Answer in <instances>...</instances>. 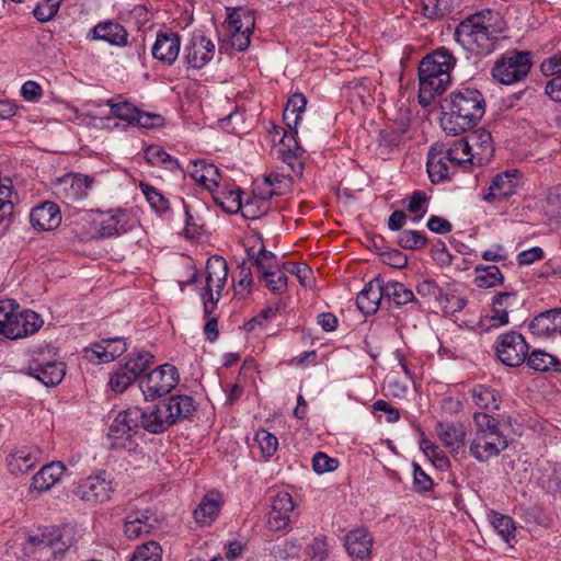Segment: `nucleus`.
I'll return each instance as SVG.
<instances>
[{
    "mask_svg": "<svg viewBox=\"0 0 561 561\" xmlns=\"http://www.w3.org/2000/svg\"><path fill=\"white\" fill-rule=\"evenodd\" d=\"M518 174L517 170H512L494 176L483 199L494 204L507 201L517 192L519 185Z\"/></svg>",
    "mask_w": 561,
    "mask_h": 561,
    "instance_id": "17",
    "label": "nucleus"
},
{
    "mask_svg": "<svg viewBox=\"0 0 561 561\" xmlns=\"http://www.w3.org/2000/svg\"><path fill=\"white\" fill-rule=\"evenodd\" d=\"M436 430L440 442L446 446L453 447L456 438L454 424L449 420L443 419L437 423Z\"/></svg>",
    "mask_w": 561,
    "mask_h": 561,
    "instance_id": "60",
    "label": "nucleus"
},
{
    "mask_svg": "<svg viewBox=\"0 0 561 561\" xmlns=\"http://www.w3.org/2000/svg\"><path fill=\"white\" fill-rule=\"evenodd\" d=\"M145 158L152 165H168L170 170L178 168V161L158 146H150L145 151Z\"/></svg>",
    "mask_w": 561,
    "mask_h": 561,
    "instance_id": "47",
    "label": "nucleus"
},
{
    "mask_svg": "<svg viewBox=\"0 0 561 561\" xmlns=\"http://www.w3.org/2000/svg\"><path fill=\"white\" fill-rule=\"evenodd\" d=\"M220 500L217 494H206L194 511L196 523L202 526L210 525L218 516Z\"/></svg>",
    "mask_w": 561,
    "mask_h": 561,
    "instance_id": "35",
    "label": "nucleus"
},
{
    "mask_svg": "<svg viewBox=\"0 0 561 561\" xmlns=\"http://www.w3.org/2000/svg\"><path fill=\"white\" fill-rule=\"evenodd\" d=\"M427 243V238L416 230H403L398 237V244L408 250L423 249Z\"/></svg>",
    "mask_w": 561,
    "mask_h": 561,
    "instance_id": "50",
    "label": "nucleus"
},
{
    "mask_svg": "<svg viewBox=\"0 0 561 561\" xmlns=\"http://www.w3.org/2000/svg\"><path fill=\"white\" fill-rule=\"evenodd\" d=\"M533 66L528 51L507 50L500 55L491 70L492 78L505 85H512L524 80Z\"/></svg>",
    "mask_w": 561,
    "mask_h": 561,
    "instance_id": "5",
    "label": "nucleus"
},
{
    "mask_svg": "<svg viewBox=\"0 0 561 561\" xmlns=\"http://www.w3.org/2000/svg\"><path fill=\"white\" fill-rule=\"evenodd\" d=\"M255 25L254 15L249 10L234 9L227 20L228 32L252 33Z\"/></svg>",
    "mask_w": 561,
    "mask_h": 561,
    "instance_id": "37",
    "label": "nucleus"
},
{
    "mask_svg": "<svg viewBox=\"0 0 561 561\" xmlns=\"http://www.w3.org/2000/svg\"><path fill=\"white\" fill-rule=\"evenodd\" d=\"M180 376L175 366L163 364L151 370L139 381V388L147 400L169 393L179 382Z\"/></svg>",
    "mask_w": 561,
    "mask_h": 561,
    "instance_id": "11",
    "label": "nucleus"
},
{
    "mask_svg": "<svg viewBox=\"0 0 561 561\" xmlns=\"http://www.w3.org/2000/svg\"><path fill=\"white\" fill-rule=\"evenodd\" d=\"M213 197L216 205L228 214H236L242 208V197L239 188L217 192Z\"/></svg>",
    "mask_w": 561,
    "mask_h": 561,
    "instance_id": "40",
    "label": "nucleus"
},
{
    "mask_svg": "<svg viewBox=\"0 0 561 561\" xmlns=\"http://www.w3.org/2000/svg\"><path fill=\"white\" fill-rule=\"evenodd\" d=\"M444 148V145L432 147L427 156V173L434 184L450 180L456 167L454 148Z\"/></svg>",
    "mask_w": 561,
    "mask_h": 561,
    "instance_id": "14",
    "label": "nucleus"
},
{
    "mask_svg": "<svg viewBox=\"0 0 561 561\" xmlns=\"http://www.w3.org/2000/svg\"><path fill=\"white\" fill-rule=\"evenodd\" d=\"M540 70L546 77L561 76V53L546 58L540 65Z\"/></svg>",
    "mask_w": 561,
    "mask_h": 561,
    "instance_id": "63",
    "label": "nucleus"
},
{
    "mask_svg": "<svg viewBox=\"0 0 561 561\" xmlns=\"http://www.w3.org/2000/svg\"><path fill=\"white\" fill-rule=\"evenodd\" d=\"M140 187L152 209L156 211L169 209V201L156 187L147 183H141Z\"/></svg>",
    "mask_w": 561,
    "mask_h": 561,
    "instance_id": "53",
    "label": "nucleus"
},
{
    "mask_svg": "<svg viewBox=\"0 0 561 561\" xmlns=\"http://www.w3.org/2000/svg\"><path fill=\"white\" fill-rule=\"evenodd\" d=\"M228 276V264L219 255H214L206 263V284L202 293L204 312L209 316L214 312L225 288Z\"/></svg>",
    "mask_w": 561,
    "mask_h": 561,
    "instance_id": "6",
    "label": "nucleus"
},
{
    "mask_svg": "<svg viewBox=\"0 0 561 561\" xmlns=\"http://www.w3.org/2000/svg\"><path fill=\"white\" fill-rule=\"evenodd\" d=\"M502 21L499 13L492 10H482L467 16L458 24V44L469 51L476 64L479 57L493 49L494 41L502 33Z\"/></svg>",
    "mask_w": 561,
    "mask_h": 561,
    "instance_id": "1",
    "label": "nucleus"
},
{
    "mask_svg": "<svg viewBox=\"0 0 561 561\" xmlns=\"http://www.w3.org/2000/svg\"><path fill=\"white\" fill-rule=\"evenodd\" d=\"M41 458V450L35 447H23L10 454L8 468L11 473H25L34 468Z\"/></svg>",
    "mask_w": 561,
    "mask_h": 561,
    "instance_id": "29",
    "label": "nucleus"
},
{
    "mask_svg": "<svg viewBox=\"0 0 561 561\" xmlns=\"http://www.w3.org/2000/svg\"><path fill=\"white\" fill-rule=\"evenodd\" d=\"M456 105V92H451L440 105V126L447 135L456 136V119L454 107Z\"/></svg>",
    "mask_w": 561,
    "mask_h": 561,
    "instance_id": "42",
    "label": "nucleus"
},
{
    "mask_svg": "<svg viewBox=\"0 0 561 561\" xmlns=\"http://www.w3.org/2000/svg\"><path fill=\"white\" fill-rule=\"evenodd\" d=\"M163 123L164 118L161 115L139 110L134 124L142 128H157L162 126Z\"/></svg>",
    "mask_w": 561,
    "mask_h": 561,
    "instance_id": "61",
    "label": "nucleus"
},
{
    "mask_svg": "<svg viewBox=\"0 0 561 561\" xmlns=\"http://www.w3.org/2000/svg\"><path fill=\"white\" fill-rule=\"evenodd\" d=\"M139 417H141L140 408L137 407L117 414L108 432V438L112 440L111 448L127 451L136 448L137 444L133 437L140 427Z\"/></svg>",
    "mask_w": 561,
    "mask_h": 561,
    "instance_id": "9",
    "label": "nucleus"
},
{
    "mask_svg": "<svg viewBox=\"0 0 561 561\" xmlns=\"http://www.w3.org/2000/svg\"><path fill=\"white\" fill-rule=\"evenodd\" d=\"M478 275L476 277V284L481 288H489L496 286L503 282V275L500 268L495 265L486 267H477Z\"/></svg>",
    "mask_w": 561,
    "mask_h": 561,
    "instance_id": "46",
    "label": "nucleus"
},
{
    "mask_svg": "<svg viewBox=\"0 0 561 561\" xmlns=\"http://www.w3.org/2000/svg\"><path fill=\"white\" fill-rule=\"evenodd\" d=\"M95 183V178L81 173H67L58 179L55 193L66 203L84 199L89 196Z\"/></svg>",
    "mask_w": 561,
    "mask_h": 561,
    "instance_id": "13",
    "label": "nucleus"
},
{
    "mask_svg": "<svg viewBox=\"0 0 561 561\" xmlns=\"http://www.w3.org/2000/svg\"><path fill=\"white\" fill-rule=\"evenodd\" d=\"M373 537L364 529L350 531L345 537V547L347 553L357 560H365L370 556Z\"/></svg>",
    "mask_w": 561,
    "mask_h": 561,
    "instance_id": "28",
    "label": "nucleus"
},
{
    "mask_svg": "<svg viewBox=\"0 0 561 561\" xmlns=\"http://www.w3.org/2000/svg\"><path fill=\"white\" fill-rule=\"evenodd\" d=\"M476 435L470 444V454L479 461L496 457L507 447V440L497 428V422L486 413H474Z\"/></svg>",
    "mask_w": 561,
    "mask_h": 561,
    "instance_id": "3",
    "label": "nucleus"
},
{
    "mask_svg": "<svg viewBox=\"0 0 561 561\" xmlns=\"http://www.w3.org/2000/svg\"><path fill=\"white\" fill-rule=\"evenodd\" d=\"M248 255L253 260V265L262 276H275L280 271L276 255L267 251L264 245L256 253L252 249L248 250Z\"/></svg>",
    "mask_w": 561,
    "mask_h": 561,
    "instance_id": "36",
    "label": "nucleus"
},
{
    "mask_svg": "<svg viewBox=\"0 0 561 561\" xmlns=\"http://www.w3.org/2000/svg\"><path fill=\"white\" fill-rule=\"evenodd\" d=\"M484 114V100L476 89L462 88L458 90V127L465 129L463 125H476Z\"/></svg>",
    "mask_w": 561,
    "mask_h": 561,
    "instance_id": "15",
    "label": "nucleus"
},
{
    "mask_svg": "<svg viewBox=\"0 0 561 561\" xmlns=\"http://www.w3.org/2000/svg\"><path fill=\"white\" fill-rule=\"evenodd\" d=\"M126 217V214L122 210H111L103 214L98 221L100 236L110 238L129 230L130 226Z\"/></svg>",
    "mask_w": 561,
    "mask_h": 561,
    "instance_id": "31",
    "label": "nucleus"
},
{
    "mask_svg": "<svg viewBox=\"0 0 561 561\" xmlns=\"http://www.w3.org/2000/svg\"><path fill=\"white\" fill-rule=\"evenodd\" d=\"M339 465V459L332 458L322 451L316 453L312 457V468L319 474L332 472L337 469Z\"/></svg>",
    "mask_w": 561,
    "mask_h": 561,
    "instance_id": "56",
    "label": "nucleus"
},
{
    "mask_svg": "<svg viewBox=\"0 0 561 561\" xmlns=\"http://www.w3.org/2000/svg\"><path fill=\"white\" fill-rule=\"evenodd\" d=\"M116 484L111 473L99 471L79 480L73 489V494L82 501L96 504L108 501L115 491Z\"/></svg>",
    "mask_w": 561,
    "mask_h": 561,
    "instance_id": "10",
    "label": "nucleus"
},
{
    "mask_svg": "<svg viewBox=\"0 0 561 561\" xmlns=\"http://www.w3.org/2000/svg\"><path fill=\"white\" fill-rule=\"evenodd\" d=\"M65 374V365L60 362H47L28 367V375L39 380L46 387L59 385Z\"/></svg>",
    "mask_w": 561,
    "mask_h": 561,
    "instance_id": "27",
    "label": "nucleus"
},
{
    "mask_svg": "<svg viewBox=\"0 0 561 561\" xmlns=\"http://www.w3.org/2000/svg\"><path fill=\"white\" fill-rule=\"evenodd\" d=\"M472 399L476 405L485 410H495L500 403L499 394L483 385H478L472 389Z\"/></svg>",
    "mask_w": 561,
    "mask_h": 561,
    "instance_id": "44",
    "label": "nucleus"
},
{
    "mask_svg": "<svg viewBox=\"0 0 561 561\" xmlns=\"http://www.w3.org/2000/svg\"><path fill=\"white\" fill-rule=\"evenodd\" d=\"M66 467L60 461H53L42 467L33 477L30 485L31 491L44 492L53 488L61 478Z\"/></svg>",
    "mask_w": 561,
    "mask_h": 561,
    "instance_id": "26",
    "label": "nucleus"
},
{
    "mask_svg": "<svg viewBox=\"0 0 561 561\" xmlns=\"http://www.w3.org/2000/svg\"><path fill=\"white\" fill-rule=\"evenodd\" d=\"M492 527L496 530V533L508 542L512 538L515 537L516 527L514 525V520L507 516L502 514H494L491 517Z\"/></svg>",
    "mask_w": 561,
    "mask_h": 561,
    "instance_id": "48",
    "label": "nucleus"
},
{
    "mask_svg": "<svg viewBox=\"0 0 561 561\" xmlns=\"http://www.w3.org/2000/svg\"><path fill=\"white\" fill-rule=\"evenodd\" d=\"M492 301L508 316L522 309L525 304L524 298L515 290L497 293L493 296Z\"/></svg>",
    "mask_w": 561,
    "mask_h": 561,
    "instance_id": "43",
    "label": "nucleus"
},
{
    "mask_svg": "<svg viewBox=\"0 0 561 561\" xmlns=\"http://www.w3.org/2000/svg\"><path fill=\"white\" fill-rule=\"evenodd\" d=\"M180 46L181 38L179 34L173 32H159L151 48V54L153 58L167 65H172L179 56Z\"/></svg>",
    "mask_w": 561,
    "mask_h": 561,
    "instance_id": "22",
    "label": "nucleus"
},
{
    "mask_svg": "<svg viewBox=\"0 0 561 561\" xmlns=\"http://www.w3.org/2000/svg\"><path fill=\"white\" fill-rule=\"evenodd\" d=\"M239 280L236 287V294L244 296L251 293V286L253 284L251 267L242 262L239 266Z\"/></svg>",
    "mask_w": 561,
    "mask_h": 561,
    "instance_id": "58",
    "label": "nucleus"
},
{
    "mask_svg": "<svg viewBox=\"0 0 561 561\" xmlns=\"http://www.w3.org/2000/svg\"><path fill=\"white\" fill-rule=\"evenodd\" d=\"M382 298H385L383 280L375 277L357 295L356 305L364 314H373L378 310Z\"/></svg>",
    "mask_w": 561,
    "mask_h": 561,
    "instance_id": "23",
    "label": "nucleus"
},
{
    "mask_svg": "<svg viewBox=\"0 0 561 561\" xmlns=\"http://www.w3.org/2000/svg\"><path fill=\"white\" fill-rule=\"evenodd\" d=\"M11 195V187L0 183V233L4 232L12 222L14 205Z\"/></svg>",
    "mask_w": 561,
    "mask_h": 561,
    "instance_id": "39",
    "label": "nucleus"
},
{
    "mask_svg": "<svg viewBox=\"0 0 561 561\" xmlns=\"http://www.w3.org/2000/svg\"><path fill=\"white\" fill-rule=\"evenodd\" d=\"M527 353L528 345L520 333L510 331L497 337L496 354L499 359L506 366H519L525 362Z\"/></svg>",
    "mask_w": 561,
    "mask_h": 561,
    "instance_id": "12",
    "label": "nucleus"
},
{
    "mask_svg": "<svg viewBox=\"0 0 561 561\" xmlns=\"http://www.w3.org/2000/svg\"><path fill=\"white\" fill-rule=\"evenodd\" d=\"M161 403L165 404L164 409L173 424L191 417L196 411L194 400L190 396H171Z\"/></svg>",
    "mask_w": 561,
    "mask_h": 561,
    "instance_id": "30",
    "label": "nucleus"
},
{
    "mask_svg": "<svg viewBox=\"0 0 561 561\" xmlns=\"http://www.w3.org/2000/svg\"><path fill=\"white\" fill-rule=\"evenodd\" d=\"M215 53V44L204 35H194L184 48V59L188 67L201 69L208 64Z\"/></svg>",
    "mask_w": 561,
    "mask_h": 561,
    "instance_id": "18",
    "label": "nucleus"
},
{
    "mask_svg": "<svg viewBox=\"0 0 561 561\" xmlns=\"http://www.w3.org/2000/svg\"><path fill=\"white\" fill-rule=\"evenodd\" d=\"M280 270L295 275L302 285L311 274V270L302 263L285 262L280 265Z\"/></svg>",
    "mask_w": 561,
    "mask_h": 561,
    "instance_id": "62",
    "label": "nucleus"
},
{
    "mask_svg": "<svg viewBox=\"0 0 561 561\" xmlns=\"http://www.w3.org/2000/svg\"><path fill=\"white\" fill-rule=\"evenodd\" d=\"M454 57L444 48L426 55L419 65V102L423 107L432 104L451 83Z\"/></svg>",
    "mask_w": 561,
    "mask_h": 561,
    "instance_id": "2",
    "label": "nucleus"
},
{
    "mask_svg": "<svg viewBox=\"0 0 561 561\" xmlns=\"http://www.w3.org/2000/svg\"><path fill=\"white\" fill-rule=\"evenodd\" d=\"M43 324L41 317L32 310L20 311L11 299L0 301V334L16 340L34 334Z\"/></svg>",
    "mask_w": 561,
    "mask_h": 561,
    "instance_id": "4",
    "label": "nucleus"
},
{
    "mask_svg": "<svg viewBox=\"0 0 561 561\" xmlns=\"http://www.w3.org/2000/svg\"><path fill=\"white\" fill-rule=\"evenodd\" d=\"M161 401L152 410L140 409V427L152 434H160L173 425Z\"/></svg>",
    "mask_w": 561,
    "mask_h": 561,
    "instance_id": "25",
    "label": "nucleus"
},
{
    "mask_svg": "<svg viewBox=\"0 0 561 561\" xmlns=\"http://www.w3.org/2000/svg\"><path fill=\"white\" fill-rule=\"evenodd\" d=\"M278 194L275 190L259 192V187L254 191V196L249 198L245 204L242 203L240 208L241 215L245 219L254 220L261 218L268 209V199Z\"/></svg>",
    "mask_w": 561,
    "mask_h": 561,
    "instance_id": "34",
    "label": "nucleus"
},
{
    "mask_svg": "<svg viewBox=\"0 0 561 561\" xmlns=\"http://www.w3.org/2000/svg\"><path fill=\"white\" fill-rule=\"evenodd\" d=\"M461 150L466 159H458V168L467 169L470 165H482L492 154L491 134L485 129L472 130L458 139V150Z\"/></svg>",
    "mask_w": 561,
    "mask_h": 561,
    "instance_id": "7",
    "label": "nucleus"
},
{
    "mask_svg": "<svg viewBox=\"0 0 561 561\" xmlns=\"http://www.w3.org/2000/svg\"><path fill=\"white\" fill-rule=\"evenodd\" d=\"M413 485L417 492H427L433 486L431 477L417 462H413Z\"/></svg>",
    "mask_w": 561,
    "mask_h": 561,
    "instance_id": "59",
    "label": "nucleus"
},
{
    "mask_svg": "<svg viewBox=\"0 0 561 561\" xmlns=\"http://www.w3.org/2000/svg\"><path fill=\"white\" fill-rule=\"evenodd\" d=\"M294 510V501L289 493H278L272 503L268 513L267 526L273 531L285 529L290 522V514Z\"/></svg>",
    "mask_w": 561,
    "mask_h": 561,
    "instance_id": "20",
    "label": "nucleus"
},
{
    "mask_svg": "<svg viewBox=\"0 0 561 561\" xmlns=\"http://www.w3.org/2000/svg\"><path fill=\"white\" fill-rule=\"evenodd\" d=\"M64 0H43L34 8L33 14L39 22H48L57 14Z\"/></svg>",
    "mask_w": 561,
    "mask_h": 561,
    "instance_id": "54",
    "label": "nucleus"
},
{
    "mask_svg": "<svg viewBox=\"0 0 561 561\" xmlns=\"http://www.w3.org/2000/svg\"><path fill=\"white\" fill-rule=\"evenodd\" d=\"M527 365L536 371H548L552 368L558 369L560 365L559 359L545 351L535 350L527 357Z\"/></svg>",
    "mask_w": 561,
    "mask_h": 561,
    "instance_id": "41",
    "label": "nucleus"
},
{
    "mask_svg": "<svg viewBox=\"0 0 561 561\" xmlns=\"http://www.w3.org/2000/svg\"><path fill=\"white\" fill-rule=\"evenodd\" d=\"M266 280L267 288L274 294H283L287 290V276L277 272L275 276H262Z\"/></svg>",
    "mask_w": 561,
    "mask_h": 561,
    "instance_id": "64",
    "label": "nucleus"
},
{
    "mask_svg": "<svg viewBox=\"0 0 561 561\" xmlns=\"http://www.w3.org/2000/svg\"><path fill=\"white\" fill-rule=\"evenodd\" d=\"M107 105L111 108V113L123 121H126L129 124H134L136 116L138 114V108L131 103L124 102H113L112 100L107 101Z\"/></svg>",
    "mask_w": 561,
    "mask_h": 561,
    "instance_id": "52",
    "label": "nucleus"
},
{
    "mask_svg": "<svg viewBox=\"0 0 561 561\" xmlns=\"http://www.w3.org/2000/svg\"><path fill=\"white\" fill-rule=\"evenodd\" d=\"M453 0H423L424 14L428 18H443L453 12Z\"/></svg>",
    "mask_w": 561,
    "mask_h": 561,
    "instance_id": "51",
    "label": "nucleus"
},
{
    "mask_svg": "<svg viewBox=\"0 0 561 561\" xmlns=\"http://www.w3.org/2000/svg\"><path fill=\"white\" fill-rule=\"evenodd\" d=\"M153 355L147 351L129 354L124 364L111 375L108 386L115 393H123L153 362Z\"/></svg>",
    "mask_w": 561,
    "mask_h": 561,
    "instance_id": "8",
    "label": "nucleus"
},
{
    "mask_svg": "<svg viewBox=\"0 0 561 561\" xmlns=\"http://www.w3.org/2000/svg\"><path fill=\"white\" fill-rule=\"evenodd\" d=\"M383 291L385 298L392 299L397 306L417 302L414 293L399 282L383 283Z\"/></svg>",
    "mask_w": 561,
    "mask_h": 561,
    "instance_id": "38",
    "label": "nucleus"
},
{
    "mask_svg": "<svg viewBox=\"0 0 561 561\" xmlns=\"http://www.w3.org/2000/svg\"><path fill=\"white\" fill-rule=\"evenodd\" d=\"M416 293L423 298L433 297L446 316H453L456 312L453 304L456 287L453 283L444 280L442 284H436L432 279H424L417 284Z\"/></svg>",
    "mask_w": 561,
    "mask_h": 561,
    "instance_id": "16",
    "label": "nucleus"
},
{
    "mask_svg": "<svg viewBox=\"0 0 561 561\" xmlns=\"http://www.w3.org/2000/svg\"><path fill=\"white\" fill-rule=\"evenodd\" d=\"M510 323L508 314L501 309L499 306H495L492 301V308L490 314L483 317L478 322V327L484 332H491L500 327L506 325Z\"/></svg>",
    "mask_w": 561,
    "mask_h": 561,
    "instance_id": "45",
    "label": "nucleus"
},
{
    "mask_svg": "<svg viewBox=\"0 0 561 561\" xmlns=\"http://www.w3.org/2000/svg\"><path fill=\"white\" fill-rule=\"evenodd\" d=\"M529 328L539 336L549 335L556 331L561 333V309H551L538 314L530 322Z\"/></svg>",
    "mask_w": 561,
    "mask_h": 561,
    "instance_id": "33",
    "label": "nucleus"
},
{
    "mask_svg": "<svg viewBox=\"0 0 561 561\" xmlns=\"http://www.w3.org/2000/svg\"><path fill=\"white\" fill-rule=\"evenodd\" d=\"M311 561H325L330 553V545L324 536L316 537L307 548Z\"/></svg>",
    "mask_w": 561,
    "mask_h": 561,
    "instance_id": "55",
    "label": "nucleus"
},
{
    "mask_svg": "<svg viewBox=\"0 0 561 561\" xmlns=\"http://www.w3.org/2000/svg\"><path fill=\"white\" fill-rule=\"evenodd\" d=\"M91 41H103L113 46L124 47L128 43V32L119 24L111 20L99 22L90 32Z\"/></svg>",
    "mask_w": 561,
    "mask_h": 561,
    "instance_id": "21",
    "label": "nucleus"
},
{
    "mask_svg": "<svg viewBox=\"0 0 561 561\" xmlns=\"http://www.w3.org/2000/svg\"><path fill=\"white\" fill-rule=\"evenodd\" d=\"M255 440L259 443L263 455L266 457H271L277 450V437L265 430H261L256 433Z\"/></svg>",
    "mask_w": 561,
    "mask_h": 561,
    "instance_id": "57",
    "label": "nucleus"
},
{
    "mask_svg": "<svg viewBox=\"0 0 561 561\" xmlns=\"http://www.w3.org/2000/svg\"><path fill=\"white\" fill-rule=\"evenodd\" d=\"M188 173L196 182L203 184L208 191L218 187L220 174L216 165L205 160H197L190 164Z\"/></svg>",
    "mask_w": 561,
    "mask_h": 561,
    "instance_id": "32",
    "label": "nucleus"
},
{
    "mask_svg": "<svg viewBox=\"0 0 561 561\" xmlns=\"http://www.w3.org/2000/svg\"><path fill=\"white\" fill-rule=\"evenodd\" d=\"M162 549L156 541H148L137 548L130 561H161Z\"/></svg>",
    "mask_w": 561,
    "mask_h": 561,
    "instance_id": "49",
    "label": "nucleus"
},
{
    "mask_svg": "<svg viewBox=\"0 0 561 561\" xmlns=\"http://www.w3.org/2000/svg\"><path fill=\"white\" fill-rule=\"evenodd\" d=\"M31 225L39 231L56 229L61 222V213L54 202H43L31 210Z\"/></svg>",
    "mask_w": 561,
    "mask_h": 561,
    "instance_id": "19",
    "label": "nucleus"
},
{
    "mask_svg": "<svg viewBox=\"0 0 561 561\" xmlns=\"http://www.w3.org/2000/svg\"><path fill=\"white\" fill-rule=\"evenodd\" d=\"M127 351L125 340L113 337L102 340L93 345L92 348L85 350V356L93 362L95 358L99 363H110Z\"/></svg>",
    "mask_w": 561,
    "mask_h": 561,
    "instance_id": "24",
    "label": "nucleus"
}]
</instances>
